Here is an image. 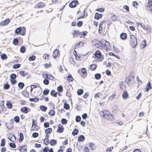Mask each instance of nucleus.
<instances>
[{
  "label": "nucleus",
  "instance_id": "f257e3e1",
  "mask_svg": "<svg viewBox=\"0 0 152 152\" xmlns=\"http://www.w3.org/2000/svg\"><path fill=\"white\" fill-rule=\"evenodd\" d=\"M15 34L25 36L26 34V28L24 27H19L16 28L15 30Z\"/></svg>",
  "mask_w": 152,
  "mask_h": 152
},
{
  "label": "nucleus",
  "instance_id": "f03ea898",
  "mask_svg": "<svg viewBox=\"0 0 152 152\" xmlns=\"http://www.w3.org/2000/svg\"><path fill=\"white\" fill-rule=\"evenodd\" d=\"M130 44L132 46V48H136L137 45V38L134 35H130Z\"/></svg>",
  "mask_w": 152,
  "mask_h": 152
},
{
  "label": "nucleus",
  "instance_id": "7ed1b4c3",
  "mask_svg": "<svg viewBox=\"0 0 152 152\" xmlns=\"http://www.w3.org/2000/svg\"><path fill=\"white\" fill-rule=\"evenodd\" d=\"M92 42L94 44L93 46H95L96 48H99L100 49H101L102 47V45L103 44L99 41L96 39H94L92 40Z\"/></svg>",
  "mask_w": 152,
  "mask_h": 152
},
{
  "label": "nucleus",
  "instance_id": "20e7f679",
  "mask_svg": "<svg viewBox=\"0 0 152 152\" xmlns=\"http://www.w3.org/2000/svg\"><path fill=\"white\" fill-rule=\"evenodd\" d=\"M94 55L96 57L99 58L98 60L99 61H102L104 58L103 56H102V54L99 50L95 51Z\"/></svg>",
  "mask_w": 152,
  "mask_h": 152
},
{
  "label": "nucleus",
  "instance_id": "39448f33",
  "mask_svg": "<svg viewBox=\"0 0 152 152\" xmlns=\"http://www.w3.org/2000/svg\"><path fill=\"white\" fill-rule=\"evenodd\" d=\"M79 4V3L77 0H74L69 3V6L71 8H74Z\"/></svg>",
  "mask_w": 152,
  "mask_h": 152
},
{
  "label": "nucleus",
  "instance_id": "423d86ee",
  "mask_svg": "<svg viewBox=\"0 0 152 152\" xmlns=\"http://www.w3.org/2000/svg\"><path fill=\"white\" fill-rule=\"evenodd\" d=\"M81 74L80 75L81 77L83 78H85L87 75V72L86 69L85 68H83L81 70Z\"/></svg>",
  "mask_w": 152,
  "mask_h": 152
},
{
  "label": "nucleus",
  "instance_id": "0eeeda50",
  "mask_svg": "<svg viewBox=\"0 0 152 152\" xmlns=\"http://www.w3.org/2000/svg\"><path fill=\"white\" fill-rule=\"evenodd\" d=\"M134 76L129 75L126 77L125 81L127 84H129L130 82L134 80Z\"/></svg>",
  "mask_w": 152,
  "mask_h": 152
},
{
  "label": "nucleus",
  "instance_id": "6e6552de",
  "mask_svg": "<svg viewBox=\"0 0 152 152\" xmlns=\"http://www.w3.org/2000/svg\"><path fill=\"white\" fill-rule=\"evenodd\" d=\"M30 110V109L27 107H22L20 110V111L22 113L25 114H27Z\"/></svg>",
  "mask_w": 152,
  "mask_h": 152
},
{
  "label": "nucleus",
  "instance_id": "1a4fd4ad",
  "mask_svg": "<svg viewBox=\"0 0 152 152\" xmlns=\"http://www.w3.org/2000/svg\"><path fill=\"white\" fill-rule=\"evenodd\" d=\"M59 51L57 49H56L53 51V58L56 59L58 56H59Z\"/></svg>",
  "mask_w": 152,
  "mask_h": 152
},
{
  "label": "nucleus",
  "instance_id": "9d476101",
  "mask_svg": "<svg viewBox=\"0 0 152 152\" xmlns=\"http://www.w3.org/2000/svg\"><path fill=\"white\" fill-rule=\"evenodd\" d=\"M10 22V20L9 19H7L4 20L3 21L0 23V25L1 26H4L8 24Z\"/></svg>",
  "mask_w": 152,
  "mask_h": 152
},
{
  "label": "nucleus",
  "instance_id": "9b49d317",
  "mask_svg": "<svg viewBox=\"0 0 152 152\" xmlns=\"http://www.w3.org/2000/svg\"><path fill=\"white\" fill-rule=\"evenodd\" d=\"M48 76L47 75H46V77L43 76L44 79L43 81V83L45 85H48L49 83V81L48 78Z\"/></svg>",
  "mask_w": 152,
  "mask_h": 152
},
{
  "label": "nucleus",
  "instance_id": "f8f14e48",
  "mask_svg": "<svg viewBox=\"0 0 152 152\" xmlns=\"http://www.w3.org/2000/svg\"><path fill=\"white\" fill-rule=\"evenodd\" d=\"M46 75H48V78L51 80H53L54 79V77L53 76L50 74H48V73H42V75L43 76H45L46 77Z\"/></svg>",
  "mask_w": 152,
  "mask_h": 152
},
{
  "label": "nucleus",
  "instance_id": "ddd939ff",
  "mask_svg": "<svg viewBox=\"0 0 152 152\" xmlns=\"http://www.w3.org/2000/svg\"><path fill=\"white\" fill-rule=\"evenodd\" d=\"M103 15L102 14H99L98 12H96L94 18L95 19L99 20L102 17Z\"/></svg>",
  "mask_w": 152,
  "mask_h": 152
},
{
  "label": "nucleus",
  "instance_id": "4468645a",
  "mask_svg": "<svg viewBox=\"0 0 152 152\" xmlns=\"http://www.w3.org/2000/svg\"><path fill=\"white\" fill-rule=\"evenodd\" d=\"M105 118L107 120L110 121H113L114 119V117L113 115L110 113L109 114V115H107Z\"/></svg>",
  "mask_w": 152,
  "mask_h": 152
},
{
  "label": "nucleus",
  "instance_id": "2eb2a0df",
  "mask_svg": "<svg viewBox=\"0 0 152 152\" xmlns=\"http://www.w3.org/2000/svg\"><path fill=\"white\" fill-rule=\"evenodd\" d=\"M152 87L151 86V84L150 81H149L146 86L145 88L146 91H148L150 89H151Z\"/></svg>",
  "mask_w": 152,
  "mask_h": 152
},
{
  "label": "nucleus",
  "instance_id": "dca6fc26",
  "mask_svg": "<svg viewBox=\"0 0 152 152\" xmlns=\"http://www.w3.org/2000/svg\"><path fill=\"white\" fill-rule=\"evenodd\" d=\"M38 8H42L45 6V3L40 2L36 4V5Z\"/></svg>",
  "mask_w": 152,
  "mask_h": 152
},
{
  "label": "nucleus",
  "instance_id": "f3484780",
  "mask_svg": "<svg viewBox=\"0 0 152 152\" xmlns=\"http://www.w3.org/2000/svg\"><path fill=\"white\" fill-rule=\"evenodd\" d=\"M23 149H24L23 152H27V145H25L20 147L19 150L21 152Z\"/></svg>",
  "mask_w": 152,
  "mask_h": 152
},
{
  "label": "nucleus",
  "instance_id": "a211bd4d",
  "mask_svg": "<svg viewBox=\"0 0 152 152\" xmlns=\"http://www.w3.org/2000/svg\"><path fill=\"white\" fill-rule=\"evenodd\" d=\"M81 32H80L79 30H74V32L72 33V35H73V38H74L75 37L78 36L79 35L80 33Z\"/></svg>",
  "mask_w": 152,
  "mask_h": 152
},
{
  "label": "nucleus",
  "instance_id": "6ab92c4d",
  "mask_svg": "<svg viewBox=\"0 0 152 152\" xmlns=\"http://www.w3.org/2000/svg\"><path fill=\"white\" fill-rule=\"evenodd\" d=\"M105 42L104 44V45L103 44V45H102V48H110V43L105 40Z\"/></svg>",
  "mask_w": 152,
  "mask_h": 152
},
{
  "label": "nucleus",
  "instance_id": "aec40b11",
  "mask_svg": "<svg viewBox=\"0 0 152 152\" xmlns=\"http://www.w3.org/2000/svg\"><path fill=\"white\" fill-rule=\"evenodd\" d=\"M85 139L84 136L83 135H81L78 136V141L79 142H82L85 140Z\"/></svg>",
  "mask_w": 152,
  "mask_h": 152
},
{
  "label": "nucleus",
  "instance_id": "412c9836",
  "mask_svg": "<svg viewBox=\"0 0 152 152\" xmlns=\"http://www.w3.org/2000/svg\"><path fill=\"white\" fill-rule=\"evenodd\" d=\"M120 38L122 40H125L127 38L126 34L125 33H122L120 34Z\"/></svg>",
  "mask_w": 152,
  "mask_h": 152
},
{
  "label": "nucleus",
  "instance_id": "4be33fe9",
  "mask_svg": "<svg viewBox=\"0 0 152 152\" xmlns=\"http://www.w3.org/2000/svg\"><path fill=\"white\" fill-rule=\"evenodd\" d=\"M64 129V128L63 127V126L61 125V127H58L57 132H58L60 133H61L63 132Z\"/></svg>",
  "mask_w": 152,
  "mask_h": 152
},
{
  "label": "nucleus",
  "instance_id": "5701e85b",
  "mask_svg": "<svg viewBox=\"0 0 152 152\" xmlns=\"http://www.w3.org/2000/svg\"><path fill=\"white\" fill-rule=\"evenodd\" d=\"M122 97L124 99H126L129 96V94L126 91H124L122 94Z\"/></svg>",
  "mask_w": 152,
  "mask_h": 152
},
{
  "label": "nucleus",
  "instance_id": "b1692460",
  "mask_svg": "<svg viewBox=\"0 0 152 152\" xmlns=\"http://www.w3.org/2000/svg\"><path fill=\"white\" fill-rule=\"evenodd\" d=\"M39 99L37 97H35L34 98H30L29 99V101L30 102H37L39 101Z\"/></svg>",
  "mask_w": 152,
  "mask_h": 152
},
{
  "label": "nucleus",
  "instance_id": "393cba45",
  "mask_svg": "<svg viewBox=\"0 0 152 152\" xmlns=\"http://www.w3.org/2000/svg\"><path fill=\"white\" fill-rule=\"evenodd\" d=\"M97 66V65L96 64H92L90 65L89 68L90 69H91L92 70L94 71L96 69Z\"/></svg>",
  "mask_w": 152,
  "mask_h": 152
},
{
  "label": "nucleus",
  "instance_id": "a878e982",
  "mask_svg": "<svg viewBox=\"0 0 152 152\" xmlns=\"http://www.w3.org/2000/svg\"><path fill=\"white\" fill-rule=\"evenodd\" d=\"M47 107L44 105H41L39 107V109L42 111L46 112L47 109Z\"/></svg>",
  "mask_w": 152,
  "mask_h": 152
},
{
  "label": "nucleus",
  "instance_id": "bb28decb",
  "mask_svg": "<svg viewBox=\"0 0 152 152\" xmlns=\"http://www.w3.org/2000/svg\"><path fill=\"white\" fill-rule=\"evenodd\" d=\"M79 133V130L78 129L75 128V129L72 132V134L73 136H75L77 135Z\"/></svg>",
  "mask_w": 152,
  "mask_h": 152
},
{
  "label": "nucleus",
  "instance_id": "cd10ccee",
  "mask_svg": "<svg viewBox=\"0 0 152 152\" xmlns=\"http://www.w3.org/2000/svg\"><path fill=\"white\" fill-rule=\"evenodd\" d=\"M20 138L19 139V141L20 142H22L24 139V136L22 132H20L19 134Z\"/></svg>",
  "mask_w": 152,
  "mask_h": 152
},
{
  "label": "nucleus",
  "instance_id": "c85d7f7f",
  "mask_svg": "<svg viewBox=\"0 0 152 152\" xmlns=\"http://www.w3.org/2000/svg\"><path fill=\"white\" fill-rule=\"evenodd\" d=\"M148 5L146 7L147 10H148L149 8H151V6H152V0H148Z\"/></svg>",
  "mask_w": 152,
  "mask_h": 152
},
{
  "label": "nucleus",
  "instance_id": "c756f323",
  "mask_svg": "<svg viewBox=\"0 0 152 152\" xmlns=\"http://www.w3.org/2000/svg\"><path fill=\"white\" fill-rule=\"evenodd\" d=\"M10 87V85L6 82L3 86V89L4 90H8Z\"/></svg>",
  "mask_w": 152,
  "mask_h": 152
},
{
  "label": "nucleus",
  "instance_id": "7c9ffc66",
  "mask_svg": "<svg viewBox=\"0 0 152 152\" xmlns=\"http://www.w3.org/2000/svg\"><path fill=\"white\" fill-rule=\"evenodd\" d=\"M50 145L51 146H54L57 144V141L56 140L53 139L50 140Z\"/></svg>",
  "mask_w": 152,
  "mask_h": 152
},
{
  "label": "nucleus",
  "instance_id": "2f4dec72",
  "mask_svg": "<svg viewBox=\"0 0 152 152\" xmlns=\"http://www.w3.org/2000/svg\"><path fill=\"white\" fill-rule=\"evenodd\" d=\"M6 105L7 108L9 109H10L12 108V104L9 101H7V102L6 103Z\"/></svg>",
  "mask_w": 152,
  "mask_h": 152
},
{
  "label": "nucleus",
  "instance_id": "473e14b6",
  "mask_svg": "<svg viewBox=\"0 0 152 152\" xmlns=\"http://www.w3.org/2000/svg\"><path fill=\"white\" fill-rule=\"evenodd\" d=\"M20 52L21 53H24L26 51V48L25 46H22L20 48Z\"/></svg>",
  "mask_w": 152,
  "mask_h": 152
},
{
  "label": "nucleus",
  "instance_id": "72a5a7b5",
  "mask_svg": "<svg viewBox=\"0 0 152 152\" xmlns=\"http://www.w3.org/2000/svg\"><path fill=\"white\" fill-rule=\"evenodd\" d=\"M111 19L113 21L116 20L118 19V17L117 16L115 15L114 14H111Z\"/></svg>",
  "mask_w": 152,
  "mask_h": 152
},
{
  "label": "nucleus",
  "instance_id": "f704fd0d",
  "mask_svg": "<svg viewBox=\"0 0 152 152\" xmlns=\"http://www.w3.org/2000/svg\"><path fill=\"white\" fill-rule=\"evenodd\" d=\"M84 43L83 42H80L76 44L75 46V49L78 48L80 46H83Z\"/></svg>",
  "mask_w": 152,
  "mask_h": 152
},
{
  "label": "nucleus",
  "instance_id": "c9c22d12",
  "mask_svg": "<svg viewBox=\"0 0 152 152\" xmlns=\"http://www.w3.org/2000/svg\"><path fill=\"white\" fill-rule=\"evenodd\" d=\"M24 86V84L22 82H19L18 84V86L20 89L23 88Z\"/></svg>",
  "mask_w": 152,
  "mask_h": 152
},
{
  "label": "nucleus",
  "instance_id": "e433bc0d",
  "mask_svg": "<svg viewBox=\"0 0 152 152\" xmlns=\"http://www.w3.org/2000/svg\"><path fill=\"white\" fill-rule=\"evenodd\" d=\"M64 108L66 110H68L69 109V105L66 102H65L64 103Z\"/></svg>",
  "mask_w": 152,
  "mask_h": 152
},
{
  "label": "nucleus",
  "instance_id": "4c0bfd02",
  "mask_svg": "<svg viewBox=\"0 0 152 152\" xmlns=\"http://www.w3.org/2000/svg\"><path fill=\"white\" fill-rule=\"evenodd\" d=\"M67 80L69 82H72L74 80V78L71 74H69L67 76Z\"/></svg>",
  "mask_w": 152,
  "mask_h": 152
},
{
  "label": "nucleus",
  "instance_id": "58836bf2",
  "mask_svg": "<svg viewBox=\"0 0 152 152\" xmlns=\"http://www.w3.org/2000/svg\"><path fill=\"white\" fill-rule=\"evenodd\" d=\"M52 131V129L51 128H49L46 129L45 130V133L50 134Z\"/></svg>",
  "mask_w": 152,
  "mask_h": 152
},
{
  "label": "nucleus",
  "instance_id": "ea45409f",
  "mask_svg": "<svg viewBox=\"0 0 152 152\" xmlns=\"http://www.w3.org/2000/svg\"><path fill=\"white\" fill-rule=\"evenodd\" d=\"M19 73L20 75L22 76L23 77H25L27 75V73H25L24 71H20Z\"/></svg>",
  "mask_w": 152,
  "mask_h": 152
},
{
  "label": "nucleus",
  "instance_id": "a19ab883",
  "mask_svg": "<svg viewBox=\"0 0 152 152\" xmlns=\"http://www.w3.org/2000/svg\"><path fill=\"white\" fill-rule=\"evenodd\" d=\"M94 77L96 79L99 80L101 77V75L100 73H97L95 75Z\"/></svg>",
  "mask_w": 152,
  "mask_h": 152
},
{
  "label": "nucleus",
  "instance_id": "79ce46f5",
  "mask_svg": "<svg viewBox=\"0 0 152 152\" xmlns=\"http://www.w3.org/2000/svg\"><path fill=\"white\" fill-rule=\"evenodd\" d=\"M57 90L60 93L62 92L63 91V87L62 85L59 86L57 88Z\"/></svg>",
  "mask_w": 152,
  "mask_h": 152
},
{
  "label": "nucleus",
  "instance_id": "37998d69",
  "mask_svg": "<svg viewBox=\"0 0 152 152\" xmlns=\"http://www.w3.org/2000/svg\"><path fill=\"white\" fill-rule=\"evenodd\" d=\"M14 121L16 123H18L20 122V118L18 116H16L14 118Z\"/></svg>",
  "mask_w": 152,
  "mask_h": 152
},
{
  "label": "nucleus",
  "instance_id": "c03bdc74",
  "mask_svg": "<svg viewBox=\"0 0 152 152\" xmlns=\"http://www.w3.org/2000/svg\"><path fill=\"white\" fill-rule=\"evenodd\" d=\"M140 45L141 46L142 45L143 46V47L142 48H145V46L147 45L146 40H143L141 42Z\"/></svg>",
  "mask_w": 152,
  "mask_h": 152
},
{
  "label": "nucleus",
  "instance_id": "a18cd8bd",
  "mask_svg": "<svg viewBox=\"0 0 152 152\" xmlns=\"http://www.w3.org/2000/svg\"><path fill=\"white\" fill-rule=\"evenodd\" d=\"M83 90L82 89H78L77 91V94L78 95H81L83 94Z\"/></svg>",
  "mask_w": 152,
  "mask_h": 152
},
{
  "label": "nucleus",
  "instance_id": "49530a36",
  "mask_svg": "<svg viewBox=\"0 0 152 152\" xmlns=\"http://www.w3.org/2000/svg\"><path fill=\"white\" fill-rule=\"evenodd\" d=\"M50 90L48 89H45L43 91V94L45 95H47L49 93Z\"/></svg>",
  "mask_w": 152,
  "mask_h": 152
},
{
  "label": "nucleus",
  "instance_id": "de8ad7c7",
  "mask_svg": "<svg viewBox=\"0 0 152 152\" xmlns=\"http://www.w3.org/2000/svg\"><path fill=\"white\" fill-rule=\"evenodd\" d=\"M87 32L86 31H84L82 32V33L81 34V36L80 37L81 38L82 37L83 38H84L87 35Z\"/></svg>",
  "mask_w": 152,
  "mask_h": 152
},
{
  "label": "nucleus",
  "instance_id": "09e8293b",
  "mask_svg": "<svg viewBox=\"0 0 152 152\" xmlns=\"http://www.w3.org/2000/svg\"><path fill=\"white\" fill-rule=\"evenodd\" d=\"M61 122L63 124L65 125L67 123L68 121L66 119L63 118L61 119Z\"/></svg>",
  "mask_w": 152,
  "mask_h": 152
},
{
  "label": "nucleus",
  "instance_id": "8fccbe9b",
  "mask_svg": "<svg viewBox=\"0 0 152 152\" xmlns=\"http://www.w3.org/2000/svg\"><path fill=\"white\" fill-rule=\"evenodd\" d=\"M36 56L34 55H33L29 57L28 60L30 61H33L36 59Z\"/></svg>",
  "mask_w": 152,
  "mask_h": 152
},
{
  "label": "nucleus",
  "instance_id": "3c124183",
  "mask_svg": "<svg viewBox=\"0 0 152 152\" xmlns=\"http://www.w3.org/2000/svg\"><path fill=\"white\" fill-rule=\"evenodd\" d=\"M1 58L2 60H6L7 58V57L5 54L3 53L1 55Z\"/></svg>",
  "mask_w": 152,
  "mask_h": 152
},
{
  "label": "nucleus",
  "instance_id": "603ef678",
  "mask_svg": "<svg viewBox=\"0 0 152 152\" xmlns=\"http://www.w3.org/2000/svg\"><path fill=\"white\" fill-rule=\"evenodd\" d=\"M20 66L21 65L20 64H15L13 65L12 68L14 69H17L20 67Z\"/></svg>",
  "mask_w": 152,
  "mask_h": 152
},
{
  "label": "nucleus",
  "instance_id": "864d4df0",
  "mask_svg": "<svg viewBox=\"0 0 152 152\" xmlns=\"http://www.w3.org/2000/svg\"><path fill=\"white\" fill-rule=\"evenodd\" d=\"M22 94L25 97L28 96L29 95V93L27 91L26 92L23 91Z\"/></svg>",
  "mask_w": 152,
  "mask_h": 152
},
{
  "label": "nucleus",
  "instance_id": "5fc2aeb1",
  "mask_svg": "<svg viewBox=\"0 0 152 152\" xmlns=\"http://www.w3.org/2000/svg\"><path fill=\"white\" fill-rule=\"evenodd\" d=\"M17 77L16 75L14 73L11 74L10 76V77L11 78V79H15Z\"/></svg>",
  "mask_w": 152,
  "mask_h": 152
},
{
  "label": "nucleus",
  "instance_id": "6e6d98bb",
  "mask_svg": "<svg viewBox=\"0 0 152 152\" xmlns=\"http://www.w3.org/2000/svg\"><path fill=\"white\" fill-rule=\"evenodd\" d=\"M81 117L79 115H77L76 117L75 120L77 122H79L81 121Z\"/></svg>",
  "mask_w": 152,
  "mask_h": 152
},
{
  "label": "nucleus",
  "instance_id": "4d7b16f0",
  "mask_svg": "<svg viewBox=\"0 0 152 152\" xmlns=\"http://www.w3.org/2000/svg\"><path fill=\"white\" fill-rule=\"evenodd\" d=\"M9 146L12 148H15L16 147V145L14 143L10 142L9 143Z\"/></svg>",
  "mask_w": 152,
  "mask_h": 152
},
{
  "label": "nucleus",
  "instance_id": "13d9d810",
  "mask_svg": "<svg viewBox=\"0 0 152 152\" xmlns=\"http://www.w3.org/2000/svg\"><path fill=\"white\" fill-rule=\"evenodd\" d=\"M103 113H104V116H105V118L107 115H109V114L110 113V112L107 110H103Z\"/></svg>",
  "mask_w": 152,
  "mask_h": 152
},
{
  "label": "nucleus",
  "instance_id": "bf43d9fd",
  "mask_svg": "<svg viewBox=\"0 0 152 152\" xmlns=\"http://www.w3.org/2000/svg\"><path fill=\"white\" fill-rule=\"evenodd\" d=\"M18 42V39L17 38H15L12 41L13 44L15 45H17Z\"/></svg>",
  "mask_w": 152,
  "mask_h": 152
},
{
  "label": "nucleus",
  "instance_id": "052dcab7",
  "mask_svg": "<svg viewBox=\"0 0 152 152\" xmlns=\"http://www.w3.org/2000/svg\"><path fill=\"white\" fill-rule=\"evenodd\" d=\"M83 21H79L77 22V25L78 27H80L83 25Z\"/></svg>",
  "mask_w": 152,
  "mask_h": 152
},
{
  "label": "nucleus",
  "instance_id": "680f3d73",
  "mask_svg": "<svg viewBox=\"0 0 152 152\" xmlns=\"http://www.w3.org/2000/svg\"><path fill=\"white\" fill-rule=\"evenodd\" d=\"M37 121L34 120H32V126L33 127L35 126L37 127Z\"/></svg>",
  "mask_w": 152,
  "mask_h": 152
},
{
  "label": "nucleus",
  "instance_id": "e2e57ef3",
  "mask_svg": "<svg viewBox=\"0 0 152 152\" xmlns=\"http://www.w3.org/2000/svg\"><path fill=\"white\" fill-rule=\"evenodd\" d=\"M96 11L100 12H102L104 11V9L103 8H97L96 10Z\"/></svg>",
  "mask_w": 152,
  "mask_h": 152
},
{
  "label": "nucleus",
  "instance_id": "0e129e2a",
  "mask_svg": "<svg viewBox=\"0 0 152 152\" xmlns=\"http://www.w3.org/2000/svg\"><path fill=\"white\" fill-rule=\"evenodd\" d=\"M10 81L12 85H14L17 83V81L15 79H11Z\"/></svg>",
  "mask_w": 152,
  "mask_h": 152
},
{
  "label": "nucleus",
  "instance_id": "69168bd1",
  "mask_svg": "<svg viewBox=\"0 0 152 152\" xmlns=\"http://www.w3.org/2000/svg\"><path fill=\"white\" fill-rule=\"evenodd\" d=\"M69 61L70 63L72 64H75V62L73 59L71 57H70L69 59Z\"/></svg>",
  "mask_w": 152,
  "mask_h": 152
},
{
  "label": "nucleus",
  "instance_id": "338daca9",
  "mask_svg": "<svg viewBox=\"0 0 152 152\" xmlns=\"http://www.w3.org/2000/svg\"><path fill=\"white\" fill-rule=\"evenodd\" d=\"M5 145V140L4 138H3L1 140V142L0 146L2 147H4Z\"/></svg>",
  "mask_w": 152,
  "mask_h": 152
},
{
  "label": "nucleus",
  "instance_id": "774afa93",
  "mask_svg": "<svg viewBox=\"0 0 152 152\" xmlns=\"http://www.w3.org/2000/svg\"><path fill=\"white\" fill-rule=\"evenodd\" d=\"M38 133L36 132H34L32 134V137L34 138H36L39 136Z\"/></svg>",
  "mask_w": 152,
  "mask_h": 152
}]
</instances>
